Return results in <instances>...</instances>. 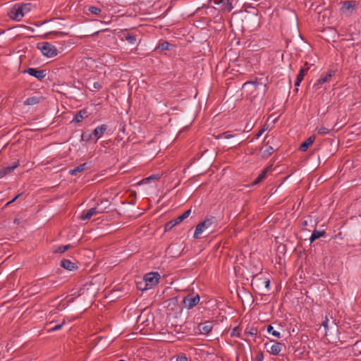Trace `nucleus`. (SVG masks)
<instances>
[{"mask_svg":"<svg viewBox=\"0 0 361 361\" xmlns=\"http://www.w3.org/2000/svg\"><path fill=\"white\" fill-rule=\"evenodd\" d=\"M157 176H155V175H152V176H150L149 178H147V180H154V179H157Z\"/></svg>","mask_w":361,"mask_h":361,"instance_id":"49","label":"nucleus"},{"mask_svg":"<svg viewBox=\"0 0 361 361\" xmlns=\"http://www.w3.org/2000/svg\"><path fill=\"white\" fill-rule=\"evenodd\" d=\"M37 48L41 51L44 56L54 57L57 55V49L49 42H42L37 44Z\"/></svg>","mask_w":361,"mask_h":361,"instance_id":"4","label":"nucleus"},{"mask_svg":"<svg viewBox=\"0 0 361 361\" xmlns=\"http://www.w3.org/2000/svg\"><path fill=\"white\" fill-rule=\"evenodd\" d=\"M190 213H191V209L185 211L183 214H182L181 215L178 216L177 218L173 219L175 221V224H178L180 222H182L184 219H185L186 218H188L189 216Z\"/></svg>","mask_w":361,"mask_h":361,"instance_id":"22","label":"nucleus"},{"mask_svg":"<svg viewBox=\"0 0 361 361\" xmlns=\"http://www.w3.org/2000/svg\"><path fill=\"white\" fill-rule=\"evenodd\" d=\"M222 136H224L226 139H230L231 137H233L234 135L229 134L228 132H225L222 134Z\"/></svg>","mask_w":361,"mask_h":361,"instance_id":"45","label":"nucleus"},{"mask_svg":"<svg viewBox=\"0 0 361 361\" xmlns=\"http://www.w3.org/2000/svg\"><path fill=\"white\" fill-rule=\"evenodd\" d=\"M255 359L257 361H262L264 359V354L262 351H259L256 355Z\"/></svg>","mask_w":361,"mask_h":361,"instance_id":"40","label":"nucleus"},{"mask_svg":"<svg viewBox=\"0 0 361 361\" xmlns=\"http://www.w3.org/2000/svg\"><path fill=\"white\" fill-rule=\"evenodd\" d=\"M308 70H309V67L301 68L300 69V71H299V73H298V74L297 75V78H300V79H301L302 80L305 73L308 71Z\"/></svg>","mask_w":361,"mask_h":361,"instance_id":"30","label":"nucleus"},{"mask_svg":"<svg viewBox=\"0 0 361 361\" xmlns=\"http://www.w3.org/2000/svg\"><path fill=\"white\" fill-rule=\"evenodd\" d=\"M225 0H214V3L219 5L224 2ZM226 6L228 11H231L233 8V0H226Z\"/></svg>","mask_w":361,"mask_h":361,"instance_id":"25","label":"nucleus"},{"mask_svg":"<svg viewBox=\"0 0 361 361\" xmlns=\"http://www.w3.org/2000/svg\"><path fill=\"white\" fill-rule=\"evenodd\" d=\"M329 132H330V130L325 127H321L318 130V133L320 135H326V134L329 133Z\"/></svg>","mask_w":361,"mask_h":361,"instance_id":"35","label":"nucleus"},{"mask_svg":"<svg viewBox=\"0 0 361 361\" xmlns=\"http://www.w3.org/2000/svg\"><path fill=\"white\" fill-rule=\"evenodd\" d=\"M269 143V141L268 140V141L266 142V145H267Z\"/></svg>","mask_w":361,"mask_h":361,"instance_id":"55","label":"nucleus"},{"mask_svg":"<svg viewBox=\"0 0 361 361\" xmlns=\"http://www.w3.org/2000/svg\"><path fill=\"white\" fill-rule=\"evenodd\" d=\"M88 11L95 15H99L102 12V10L99 8H97L96 6H90L88 8Z\"/></svg>","mask_w":361,"mask_h":361,"instance_id":"31","label":"nucleus"},{"mask_svg":"<svg viewBox=\"0 0 361 361\" xmlns=\"http://www.w3.org/2000/svg\"><path fill=\"white\" fill-rule=\"evenodd\" d=\"M274 151V148L271 146H269L262 152V158L264 159H268L273 154Z\"/></svg>","mask_w":361,"mask_h":361,"instance_id":"24","label":"nucleus"},{"mask_svg":"<svg viewBox=\"0 0 361 361\" xmlns=\"http://www.w3.org/2000/svg\"><path fill=\"white\" fill-rule=\"evenodd\" d=\"M267 332L269 334H271L275 338H279L281 337L280 333L279 331H275L274 329V327L271 324H269L267 326Z\"/></svg>","mask_w":361,"mask_h":361,"instance_id":"27","label":"nucleus"},{"mask_svg":"<svg viewBox=\"0 0 361 361\" xmlns=\"http://www.w3.org/2000/svg\"><path fill=\"white\" fill-rule=\"evenodd\" d=\"M328 322H329V319H328L327 316L326 315L324 320L322 323V326H323L324 327V329L326 331L328 329Z\"/></svg>","mask_w":361,"mask_h":361,"instance_id":"44","label":"nucleus"},{"mask_svg":"<svg viewBox=\"0 0 361 361\" xmlns=\"http://www.w3.org/2000/svg\"><path fill=\"white\" fill-rule=\"evenodd\" d=\"M326 82V78H321L317 81V82L314 84V86H319Z\"/></svg>","mask_w":361,"mask_h":361,"instance_id":"41","label":"nucleus"},{"mask_svg":"<svg viewBox=\"0 0 361 361\" xmlns=\"http://www.w3.org/2000/svg\"><path fill=\"white\" fill-rule=\"evenodd\" d=\"M267 129V127L265 124L263 128L255 135V138L258 139Z\"/></svg>","mask_w":361,"mask_h":361,"instance_id":"36","label":"nucleus"},{"mask_svg":"<svg viewBox=\"0 0 361 361\" xmlns=\"http://www.w3.org/2000/svg\"><path fill=\"white\" fill-rule=\"evenodd\" d=\"M176 361H188V357L185 355L180 354L177 356Z\"/></svg>","mask_w":361,"mask_h":361,"instance_id":"38","label":"nucleus"},{"mask_svg":"<svg viewBox=\"0 0 361 361\" xmlns=\"http://www.w3.org/2000/svg\"><path fill=\"white\" fill-rule=\"evenodd\" d=\"M200 300V298L197 293H190L183 298V305L184 307L190 310L199 303Z\"/></svg>","mask_w":361,"mask_h":361,"instance_id":"7","label":"nucleus"},{"mask_svg":"<svg viewBox=\"0 0 361 361\" xmlns=\"http://www.w3.org/2000/svg\"><path fill=\"white\" fill-rule=\"evenodd\" d=\"M302 224H303L304 226H307V221H304L302 222Z\"/></svg>","mask_w":361,"mask_h":361,"instance_id":"52","label":"nucleus"},{"mask_svg":"<svg viewBox=\"0 0 361 361\" xmlns=\"http://www.w3.org/2000/svg\"><path fill=\"white\" fill-rule=\"evenodd\" d=\"M266 87V85L262 84V82H259L257 78L255 80L247 81L243 85V89L247 90L250 92V94H254L259 87Z\"/></svg>","mask_w":361,"mask_h":361,"instance_id":"10","label":"nucleus"},{"mask_svg":"<svg viewBox=\"0 0 361 361\" xmlns=\"http://www.w3.org/2000/svg\"><path fill=\"white\" fill-rule=\"evenodd\" d=\"M334 74V71H329V73H327L324 78H326V81L329 80V78H330L331 77H332V75Z\"/></svg>","mask_w":361,"mask_h":361,"instance_id":"47","label":"nucleus"},{"mask_svg":"<svg viewBox=\"0 0 361 361\" xmlns=\"http://www.w3.org/2000/svg\"><path fill=\"white\" fill-rule=\"evenodd\" d=\"M213 329L212 322L208 321L199 325V331L202 334H208Z\"/></svg>","mask_w":361,"mask_h":361,"instance_id":"15","label":"nucleus"},{"mask_svg":"<svg viewBox=\"0 0 361 361\" xmlns=\"http://www.w3.org/2000/svg\"><path fill=\"white\" fill-rule=\"evenodd\" d=\"M19 166V161H14L11 166H8L2 168L0 170V178H2L7 174L11 173L15 169Z\"/></svg>","mask_w":361,"mask_h":361,"instance_id":"13","label":"nucleus"},{"mask_svg":"<svg viewBox=\"0 0 361 361\" xmlns=\"http://www.w3.org/2000/svg\"><path fill=\"white\" fill-rule=\"evenodd\" d=\"M63 324V323H62L61 324L55 325L54 326L51 327L48 331L51 332V331H56V330H59V329H61L62 328Z\"/></svg>","mask_w":361,"mask_h":361,"instance_id":"39","label":"nucleus"},{"mask_svg":"<svg viewBox=\"0 0 361 361\" xmlns=\"http://www.w3.org/2000/svg\"><path fill=\"white\" fill-rule=\"evenodd\" d=\"M23 195V193H19L17 195H16L11 200H10L9 202H8L6 204H5V207H7L10 204L14 202L15 201H16L21 195Z\"/></svg>","mask_w":361,"mask_h":361,"instance_id":"37","label":"nucleus"},{"mask_svg":"<svg viewBox=\"0 0 361 361\" xmlns=\"http://www.w3.org/2000/svg\"><path fill=\"white\" fill-rule=\"evenodd\" d=\"M315 140V136L312 135L310 137H308L305 142L301 143L299 149L301 152H305L308 149V147L313 144V142Z\"/></svg>","mask_w":361,"mask_h":361,"instance_id":"18","label":"nucleus"},{"mask_svg":"<svg viewBox=\"0 0 361 361\" xmlns=\"http://www.w3.org/2000/svg\"><path fill=\"white\" fill-rule=\"evenodd\" d=\"M107 129V126L105 124L100 125L97 126L92 133L88 134V137H86V133H83L81 135V140L89 142L92 137L96 138V140L99 139L106 132Z\"/></svg>","mask_w":361,"mask_h":361,"instance_id":"5","label":"nucleus"},{"mask_svg":"<svg viewBox=\"0 0 361 361\" xmlns=\"http://www.w3.org/2000/svg\"><path fill=\"white\" fill-rule=\"evenodd\" d=\"M123 38H125L131 44L134 45L136 44V35H133V33L128 32L126 34H124Z\"/></svg>","mask_w":361,"mask_h":361,"instance_id":"23","label":"nucleus"},{"mask_svg":"<svg viewBox=\"0 0 361 361\" xmlns=\"http://www.w3.org/2000/svg\"><path fill=\"white\" fill-rule=\"evenodd\" d=\"M240 331H241V329H240L239 326H235L231 334V336H237V337H240Z\"/></svg>","mask_w":361,"mask_h":361,"instance_id":"33","label":"nucleus"},{"mask_svg":"<svg viewBox=\"0 0 361 361\" xmlns=\"http://www.w3.org/2000/svg\"><path fill=\"white\" fill-rule=\"evenodd\" d=\"M13 222H14V224H18H18H20V219H19L16 218V219H14Z\"/></svg>","mask_w":361,"mask_h":361,"instance_id":"50","label":"nucleus"},{"mask_svg":"<svg viewBox=\"0 0 361 361\" xmlns=\"http://www.w3.org/2000/svg\"><path fill=\"white\" fill-rule=\"evenodd\" d=\"M118 361H126V360H118Z\"/></svg>","mask_w":361,"mask_h":361,"instance_id":"56","label":"nucleus"},{"mask_svg":"<svg viewBox=\"0 0 361 361\" xmlns=\"http://www.w3.org/2000/svg\"><path fill=\"white\" fill-rule=\"evenodd\" d=\"M257 334V329L256 327L252 326L250 329L247 328L245 330V335L247 336H256Z\"/></svg>","mask_w":361,"mask_h":361,"instance_id":"28","label":"nucleus"},{"mask_svg":"<svg viewBox=\"0 0 361 361\" xmlns=\"http://www.w3.org/2000/svg\"><path fill=\"white\" fill-rule=\"evenodd\" d=\"M282 345L281 343L271 340L264 344V348L269 353L276 355L281 352Z\"/></svg>","mask_w":361,"mask_h":361,"instance_id":"8","label":"nucleus"},{"mask_svg":"<svg viewBox=\"0 0 361 361\" xmlns=\"http://www.w3.org/2000/svg\"><path fill=\"white\" fill-rule=\"evenodd\" d=\"M97 204H99V208H103L104 205V204H101V202L100 203H97Z\"/></svg>","mask_w":361,"mask_h":361,"instance_id":"51","label":"nucleus"},{"mask_svg":"<svg viewBox=\"0 0 361 361\" xmlns=\"http://www.w3.org/2000/svg\"><path fill=\"white\" fill-rule=\"evenodd\" d=\"M326 232L324 231H318L314 229L311 235V237L310 238V240L311 243H312L320 237L324 236Z\"/></svg>","mask_w":361,"mask_h":361,"instance_id":"21","label":"nucleus"},{"mask_svg":"<svg viewBox=\"0 0 361 361\" xmlns=\"http://www.w3.org/2000/svg\"><path fill=\"white\" fill-rule=\"evenodd\" d=\"M24 73L36 78L39 80H42L45 76V70H39L35 68H28L24 71Z\"/></svg>","mask_w":361,"mask_h":361,"instance_id":"11","label":"nucleus"},{"mask_svg":"<svg viewBox=\"0 0 361 361\" xmlns=\"http://www.w3.org/2000/svg\"><path fill=\"white\" fill-rule=\"evenodd\" d=\"M32 4H16L8 13V16L15 20L19 21L22 18L31 10Z\"/></svg>","mask_w":361,"mask_h":361,"instance_id":"2","label":"nucleus"},{"mask_svg":"<svg viewBox=\"0 0 361 361\" xmlns=\"http://www.w3.org/2000/svg\"><path fill=\"white\" fill-rule=\"evenodd\" d=\"M101 204H104L103 208H99V204H97L96 207L90 209L86 214H82L80 219L82 220L90 219L92 216L97 214H102L104 212L109 206V200L106 199L102 200H101Z\"/></svg>","mask_w":361,"mask_h":361,"instance_id":"3","label":"nucleus"},{"mask_svg":"<svg viewBox=\"0 0 361 361\" xmlns=\"http://www.w3.org/2000/svg\"><path fill=\"white\" fill-rule=\"evenodd\" d=\"M254 126V122H247L243 132H249L250 131Z\"/></svg>","mask_w":361,"mask_h":361,"instance_id":"34","label":"nucleus"},{"mask_svg":"<svg viewBox=\"0 0 361 361\" xmlns=\"http://www.w3.org/2000/svg\"><path fill=\"white\" fill-rule=\"evenodd\" d=\"M138 321H141V317L140 316L138 317Z\"/></svg>","mask_w":361,"mask_h":361,"instance_id":"54","label":"nucleus"},{"mask_svg":"<svg viewBox=\"0 0 361 361\" xmlns=\"http://www.w3.org/2000/svg\"><path fill=\"white\" fill-rule=\"evenodd\" d=\"M93 87L97 90H99L102 88V85L99 82H94L93 83Z\"/></svg>","mask_w":361,"mask_h":361,"instance_id":"46","label":"nucleus"},{"mask_svg":"<svg viewBox=\"0 0 361 361\" xmlns=\"http://www.w3.org/2000/svg\"><path fill=\"white\" fill-rule=\"evenodd\" d=\"M89 168V164L87 162H85L79 166H76L73 169H71L69 173L72 176H78L79 173L84 171L85 169Z\"/></svg>","mask_w":361,"mask_h":361,"instance_id":"16","label":"nucleus"},{"mask_svg":"<svg viewBox=\"0 0 361 361\" xmlns=\"http://www.w3.org/2000/svg\"><path fill=\"white\" fill-rule=\"evenodd\" d=\"M73 246L71 245H61L57 247L56 250H54L55 253H63L66 250H69L70 248H72Z\"/></svg>","mask_w":361,"mask_h":361,"instance_id":"26","label":"nucleus"},{"mask_svg":"<svg viewBox=\"0 0 361 361\" xmlns=\"http://www.w3.org/2000/svg\"><path fill=\"white\" fill-rule=\"evenodd\" d=\"M160 279V275L157 272H150L144 276V288H152L155 286Z\"/></svg>","mask_w":361,"mask_h":361,"instance_id":"6","label":"nucleus"},{"mask_svg":"<svg viewBox=\"0 0 361 361\" xmlns=\"http://www.w3.org/2000/svg\"><path fill=\"white\" fill-rule=\"evenodd\" d=\"M144 286H145V281L144 280H143V281L137 283V287L140 290H147L148 289V288H144Z\"/></svg>","mask_w":361,"mask_h":361,"instance_id":"43","label":"nucleus"},{"mask_svg":"<svg viewBox=\"0 0 361 361\" xmlns=\"http://www.w3.org/2000/svg\"><path fill=\"white\" fill-rule=\"evenodd\" d=\"M61 267L68 271H74L78 269V266L75 263L72 262L71 260L67 259L61 260Z\"/></svg>","mask_w":361,"mask_h":361,"instance_id":"14","label":"nucleus"},{"mask_svg":"<svg viewBox=\"0 0 361 361\" xmlns=\"http://www.w3.org/2000/svg\"><path fill=\"white\" fill-rule=\"evenodd\" d=\"M272 166L270 165L265 169H263L262 173L258 176V177L253 181L252 185H257L262 180H264L267 177V172L271 169Z\"/></svg>","mask_w":361,"mask_h":361,"instance_id":"19","label":"nucleus"},{"mask_svg":"<svg viewBox=\"0 0 361 361\" xmlns=\"http://www.w3.org/2000/svg\"><path fill=\"white\" fill-rule=\"evenodd\" d=\"M49 35H55L56 36H65L68 35V32H51L49 33Z\"/></svg>","mask_w":361,"mask_h":361,"instance_id":"42","label":"nucleus"},{"mask_svg":"<svg viewBox=\"0 0 361 361\" xmlns=\"http://www.w3.org/2000/svg\"><path fill=\"white\" fill-rule=\"evenodd\" d=\"M171 44L168 42H164L162 43H160L158 46V48L160 49L161 51L168 50L169 49V46Z\"/></svg>","mask_w":361,"mask_h":361,"instance_id":"32","label":"nucleus"},{"mask_svg":"<svg viewBox=\"0 0 361 361\" xmlns=\"http://www.w3.org/2000/svg\"><path fill=\"white\" fill-rule=\"evenodd\" d=\"M87 111L84 109L79 111L74 116L73 121L75 123L81 122L85 118L87 117Z\"/></svg>","mask_w":361,"mask_h":361,"instance_id":"20","label":"nucleus"},{"mask_svg":"<svg viewBox=\"0 0 361 361\" xmlns=\"http://www.w3.org/2000/svg\"><path fill=\"white\" fill-rule=\"evenodd\" d=\"M301 82H302V80L300 79V78H298L296 77V79H295V86L298 87Z\"/></svg>","mask_w":361,"mask_h":361,"instance_id":"48","label":"nucleus"},{"mask_svg":"<svg viewBox=\"0 0 361 361\" xmlns=\"http://www.w3.org/2000/svg\"><path fill=\"white\" fill-rule=\"evenodd\" d=\"M177 224H175V221L171 220L170 221L167 222L164 226V231H171Z\"/></svg>","mask_w":361,"mask_h":361,"instance_id":"29","label":"nucleus"},{"mask_svg":"<svg viewBox=\"0 0 361 361\" xmlns=\"http://www.w3.org/2000/svg\"><path fill=\"white\" fill-rule=\"evenodd\" d=\"M217 225L218 222L215 216H210L209 217H206L204 221L200 222L197 225L193 235L194 238H199L200 235L203 232L204 230H208L209 233L213 232Z\"/></svg>","mask_w":361,"mask_h":361,"instance_id":"1","label":"nucleus"},{"mask_svg":"<svg viewBox=\"0 0 361 361\" xmlns=\"http://www.w3.org/2000/svg\"><path fill=\"white\" fill-rule=\"evenodd\" d=\"M341 3L342 6L341 10L343 13L348 11L351 13L357 5V3L355 1H343Z\"/></svg>","mask_w":361,"mask_h":361,"instance_id":"12","label":"nucleus"},{"mask_svg":"<svg viewBox=\"0 0 361 361\" xmlns=\"http://www.w3.org/2000/svg\"><path fill=\"white\" fill-rule=\"evenodd\" d=\"M360 343H361V341L356 342L355 345H358Z\"/></svg>","mask_w":361,"mask_h":361,"instance_id":"53","label":"nucleus"},{"mask_svg":"<svg viewBox=\"0 0 361 361\" xmlns=\"http://www.w3.org/2000/svg\"><path fill=\"white\" fill-rule=\"evenodd\" d=\"M269 279L265 277H257L252 281V286H255L256 288L262 292H264L265 290H269Z\"/></svg>","mask_w":361,"mask_h":361,"instance_id":"9","label":"nucleus"},{"mask_svg":"<svg viewBox=\"0 0 361 361\" xmlns=\"http://www.w3.org/2000/svg\"><path fill=\"white\" fill-rule=\"evenodd\" d=\"M42 100H43L42 97L34 96V97H28L27 99H26L24 101L23 104L25 106L35 105V104L40 103Z\"/></svg>","mask_w":361,"mask_h":361,"instance_id":"17","label":"nucleus"}]
</instances>
